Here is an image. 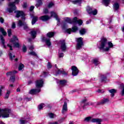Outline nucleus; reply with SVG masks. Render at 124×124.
I'll use <instances>...</instances> for the list:
<instances>
[{"label":"nucleus","mask_w":124,"mask_h":124,"mask_svg":"<svg viewBox=\"0 0 124 124\" xmlns=\"http://www.w3.org/2000/svg\"><path fill=\"white\" fill-rule=\"evenodd\" d=\"M0 23H1L2 24L3 23V22H4V19H3V18H2V17L0 18Z\"/></svg>","instance_id":"52"},{"label":"nucleus","mask_w":124,"mask_h":124,"mask_svg":"<svg viewBox=\"0 0 124 124\" xmlns=\"http://www.w3.org/2000/svg\"><path fill=\"white\" fill-rule=\"evenodd\" d=\"M10 91L7 90V93L5 94V99H7L8 97H9V95L10 94Z\"/></svg>","instance_id":"36"},{"label":"nucleus","mask_w":124,"mask_h":124,"mask_svg":"<svg viewBox=\"0 0 124 124\" xmlns=\"http://www.w3.org/2000/svg\"><path fill=\"white\" fill-rule=\"evenodd\" d=\"M44 81L42 79L38 80L36 81V87L37 88H41L43 86Z\"/></svg>","instance_id":"13"},{"label":"nucleus","mask_w":124,"mask_h":124,"mask_svg":"<svg viewBox=\"0 0 124 124\" xmlns=\"http://www.w3.org/2000/svg\"><path fill=\"white\" fill-rule=\"evenodd\" d=\"M20 1V0H15V2H10L9 3V6L10 8L8 9V11L9 13H12L13 10H16V6H15V3L18 4Z\"/></svg>","instance_id":"4"},{"label":"nucleus","mask_w":124,"mask_h":124,"mask_svg":"<svg viewBox=\"0 0 124 124\" xmlns=\"http://www.w3.org/2000/svg\"><path fill=\"white\" fill-rule=\"evenodd\" d=\"M10 87H11V88H13V84L10 85Z\"/></svg>","instance_id":"62"},{"label":"nucleus","mask_w":124,"mask_h":124,"mask_svg":"<svg viewBox=\"0 0 124 124\" xmlns=\"http://www.w3.org/2000/svg\"><path fill=\"white\" fill-rule=\"evenodd\" d=\"M65 22L67 23H69V24H72V23H77L78 24L79 26H81L83 24V21L81 19L78 20L77 17H75L72 20L70 18L66 17L65 19Z\"/></svg>","instance_id":"3"},{"label":"nucleus","mask_w":124,"mask_h":124,"mask_svg":"<svg viewBox=\"0 0 124 124\" xmlns=\"http://www.w3.org/2000/svg\"><path fill=\"white\" fill-rule=\"evenodd\" d=\"M67 112V103L64 102V105L62 107V113L64 114Z\"/></svg>","instance_id":"16"},{"label":"nucleus","mask_w":124,"mask_h":124,"mask_svg":"<svg viewBox=\"0 0 124 124\" xmlns=\"http://www.w3.org/2000/svg\"><path fill=\"white\" fill-rule=\"evenodd\" d=\"M120 87L122 89V91L121 92V94L122 96H124V84L122 83L120 85Z\"/></svg>","instance_id":"21"},{"label":"nucleus","mask_w":124,"mask_h":124,"mask_svg":"<svg viewBox=\"0 0 124 124\" xmlns=\"http://www.w3.org/2000/svg\"><path fill=\"white\" fill-rule=\"evenodd\" d=\"M24 25L25 22H23L21 20H19L18 23L17 24V26L18 27H22V26H24Z\"/></svg>","instance_id":"30"},{"label":"nucleus","mask_w":124,"mask_h":124,"mask_svg":"<svg viewBox=\"0 0 124 124\" xmlns=\"http://www.w3.org/2000/svg\"><path fill=\"white\" fill-rule=\"evenodd\" d=\"M0 31L2 33V34H3V35H6V34H7V33H6V31H4V29H3V28H0Z\"/></svg>","instance_id":"32"},{"label":"nucleus","mask_w":124,"mask_h":124,"mask_svg":"<svg viewBox=\"0 0 124 124\" xmlns=\"http://www.w3.org/2000/svg\"><path fill=\"white\" fill-rule=\"evenodd\" d=\"M77 50H80L81 48H82V46H83V38L80 37L77 40Z\"/></svg>","instance_id":"7"},{"label":"nucleus","mask_w":124,"mask_h":124,"mask_svg":"<svg viewBox=\"0 0 124 124\" xmlns=\"http://www.w3.org/2000/svg\"><path fill=\"white\" fill-rule=\"evenodd\" d=\"M69 124H73V122H70Z\"/></svg>","instance_id":"64"},{"label":"nucleus","mask_w":124,"mask_h":124,"mask_svg":"<svg viewBox=\"0 0 124 124\" xmlns=\"http://www.w3.org/2000/svg\"><path fill=\"white\" fill-rule=\"evenodd\" d=\"M110 0H103V4L106 6H108V5H109V3H110Z\"/></svg>","instance_id":"27"},{"label":"nucleus","mask_w":124,"mask_h":124,"mask_svg":"<svg viewBox=\"0 0 124 124\" xmlns=\"http://www.w3.org/2000/svg\"><path fill=\"white\" fill-rule=\"evenodd\" d=\"M33 9H34V6H31L30 7V11H32V10H33Z\"/></svg>","instance_id":"53"},{"label":"nucleus","mask_w":124,"mask_h":124,"mask_svg":"<svg viewBox=\"0 0 124 124\" xmlns=\"http://www.w3.org/2000/svg\"><path fill=\"white\" fill-rule=\"evenodd\" d=\"M86 101H87V100H86V99H85L82 100V103H84V102H86Z\"/></svg>","instance_id":"61"},{"label":"nucleus","mask_w":124,"mask_h":124,"mask_svg":"<svg viewBox=\"0 0 124 124\" xmlns=\"http://www.w3.org/2000/svg\"><path fill=\"white\" fill-rule=\"evenodd\" d=\"M60 43L61 44V49L62 51H64L66 50V46L65 45V41L64 40L60 41Z\"/></svg>","instance_id":"11"},{"label":"nucleus","mask_w":124,"mask_h":124,"mask_svg":"<svg viewBox=\"0 0 124 124\" xmlns=\"http://www.w3.org/2000/svg\"><path fill=\"white\" fill-rule=\"evenodd\" d=\"M9 55L10 56L11 60H13V59H15V55H14L12 57V53H9Z\"/></svg>","instance_id":"44"},{"label":"nucleus","mask_w":124,"mask_h":124,"mask_svg":"<svg viewBox=\"0 0 124 124\" xmlns=\"http://www.w3.org/2000/svg\"><path fill=\"white\" fill-rule=\"evenodd\" d=\"M29 55H31V56H34V57L37 56V54H36L34 51L29 52Z\"/></svg>","instance_id":"38"},{"label":"nucleus","mask_w":124,"mask_h":124,"mask_svg":"<svg viewBox=\"0 0 124 124\" xmlns=\"http://www.w3.org/2000/svg\"><path fill=\"white\" fill-rule=\"evenodd\" d=\"M51 15L52 17H54V18H55L58 22H60V18L58 17V15H57V14H56V13L54 12H51Z\"/></svg>","instance_id":"20"},{"label":"nucleus","mask_w":124,"mask_h":124,"mask_svg":"<svg viewBox=\"0 0 124 124\" xmlns=\"http://www.w3.org/2000/svg\"><path fill=\"white\" fill-rule=\"evenodd\" d=\"M48 116L49 117H50L51 118L53 119V118H54L55 117L56 115H55V114L50 113L48 114Z\"/></svg>","instance_id":"41"},{"label":"nucleus","mask_w":124,"mask_h":124,"mask_svg":"<svg viewBox=\"0 0 124 124\" xmlns=\"http://www.w3.org/2000/svg\"><path fill=\"white\" fill-rule=\"evenodd\" d=\"M7 46L10 47V50H11V51L13 50V49H12V46H11V45L8 44Z\"/></svg>","instance_id":"50"},{"label":"nucleus","mask_w":124,"mask_h":124,"mask_svg":"<svg viewBox=\"0 0 124 124\" xmlns=\"http://www.w3.org/2000/svg\"><path fill=\"white\" fill-rule=\"evenodd\" d=\"M120 7V5L118 3H115L113 5L114 10H118Z\"/></svg>","instance_id":"25"},{"label":"nucleus","mask_w":124,"mask_h":124,"mask_svg":"<svg viewBox=\"0 0 124 124\" xmlns=\"http://www.w3.org/2000/svg\"><path fill=\"white\" fill-rule=\"evenodd\" d=\"M87 32V31L85 29H82L79 31V33L81 35H83V34H85Z\"/></svg>","instance_id":"28"},{"label":"nucleus","mask_w":124,"mask_h":124,"mask_svg":"<svg viewBox=\"0 0 124 124\" xmlns=\"http://www.w3.org/2000/svg\"><path fill=\"white\" fill-rule=\"evenodd\" d=\"M72 75L73 76H76L79 73V70L77 68V67L75 66H72Z\"/></svg>","instance_id":"8"},{"label":"nucleus","mask_w":124,"mask_h":124,"mask_svg":"<svg viewBox=\"0 0 124 124\" xmlns=\"http://www.w3.org/2000/svg\"><path fill=\"white\" fill-rule=\"evenodd\" d=\"M52 68V65L51 64V63L50 62H48L47 64V68L50 69Z\"/></svg>","instance_id":"48"},{"label":"nucleus","mask_w":124,"mask_h":124,"mask_svg":"<svg viewBox=\"0 0 124 124\" xmlns=\"http://www.w3.org/2000/svg\"><path fill=\"white\" fill-rule=\"evenodd\" d=\"M107 43V39L104 38H102V40H101V44L100 45V47H99V49H102V50H103L104 51H106V52H107L109 51V50H110V48H113V45L111 42H108V47L104 48Z\"/></svg>","instance_id":"1"},{"label":"nucleus","mask_w":124,"mask_h":124,"mask_svg":"<svg viewBox=\"0 0 124 124\" xmlns=\"http://www.w3.org/2000/svg\"><path fill=\"white\" fill-rule=\"evenodd\" d=\"M40 19L42 21H48L50 19V17L48 16H43L40 17Z\"/></svg>","instance_id":"19"},{"label":"nucleus","mask_w":124,"mask_h":124,"mask_svg":"<svg viewBox=\"0 0 124 124\" xmlns=\"http://www.w3.org/2000/svg\"><path fill=\"white\" fill-rule=\"evenodd\" d=\"M16 28V24H15V22H13L12 25V29H15Z\"/></svg>","instance_id":"49"},{"label":"nucleus","mask_w":124,"mask_h":124,"mask_svg":"<svg viewBox=\"0 0 124 124\" xmlns=\"http://www.w3.org/2000/svg\"><path fill=\"white\" fill-rule=\"evenodd\" d=\"M49 124H58V123L57 122H50V123H49Z\"/></svg>","instance_id":"56"},{"label":"nucleus","mask_w":124,"mask_h":124,"mask_svg":"<svg viewBox=\"0 0 124 124\" xmlns=\"http://www.w3.org/2000/svg\"><path fill=\"white\" fill-rule=\"evenodd\" d=\"M40 88L38 89H31L29 93L30 94H36L38 93H40Z\"/></svg>","instance_id":"14"},{"label":"nucleus","mask_w":124,"mask_h":124,"mask_svg":"<svg viewBox=\"0 0 124 124\" xmlns=\"http://www.w3.org/2000/svg\"><path fill=\"white\" fill-rule=\"evenodd\" d=\"M31 36H32V38H35L36 37V31H32L31 32Z\"/></svg>","instance_id":"24"},{"label":"nucleus","mask_w":124,"mask_h":124,"mask_svg":"<svg viewBox=\"0 0 124 124\" xmlns=\"http://www.w3.org/2000/svg\"><path fill=\"white\" fill-rule=\"evenodd\" d=\"M43 40H44V41H45L46 44L47 46H51V40H50V38H47L45 37H44L43 38Z\"/></svg>","instance_id":"15"},{"label":"nucleus","mask_w":124,"mask_h":124,"mask_svg":"<svg viewBox=\"0 0 124 124\" xmlns=\"http://www.w3.org/2000/svg\"><path fill=\"white\" fill-rule=\"evenodd\" d=\"M16 92H17V93H19V92H21V90H20L19 88H17V89H16Z\"/></svg>","instance_id":"59"},{"label":"nucleus","mask_w":124,"mask_h":124,"mask_svg":"<svg viewBox=\"0 0 124 124\" xmlns=\"http://www.w3.org/2000/svg\"><path fill=\"white\" fill-rule=\"evenodd\" d=\"M37 2L36 4V7H39V6H40V5H42V1L41 0H37Z\"/></svg>","instance_id":"33"},{"label":"nucleus","mask_w":124,"mask_h":124,"mask_svg":"<svg viewBox=\"0 0 124 124\" xmlns=\"http://www.w3.org/2000/svg\"><path fill=\"white\" fill-rule=\"evenodd\" d=\"M107 102H109V100L108 99H105L101 101V104H105V103H107Z\"/></svg>","instance_id":"35"},{"label":"nucleus","mask_w":124,"mask_h":124,"mask_svg":"<svg viewBox=\"0 0 124 124\" xmlns=\"http://www.w3.org/2000/svg\"><path fill=\"white\" fill-rule=\"evenodd\" d=\"M97 92L98 93H101V91L100 90H98Z\"/></svg>","instance_id":"63"},{"label":"nucleus","mask_w":124,"mask_h":124,"mask_svg":"<svg viewBox=\"0 0 124 124\" xmlns=\"http://www.w3.org/2000/svg\"><path fill=\"white\" fill-rule=\"evenodd\" d=\"M17 73V71H14L13 72H8L6 74L7 76H11L10 78V82L14 83L15 82V74Z\"/></svg>","instance_id":"6"},{"label":"nucleus","mask_w":124,"mask_h":124,"mask_svg":"<svg viewBox=\"0 0 124 124\" xmlns=\"http://www.w3.org/2000/svg\"><path fill=\"white\" fill-rule=\"evenodd\" d=\"M87 11L89 14H93V15H96L97 14V10L94 9L93 11V9L90 7H87Z\"/></svg>","instance_id":"9"},{"label":"nucleus","mask_w":124,"mask_h":124,"mask_svg":"<svg viewBox=\"0 0 124 124\" xmlns=\"http://www.w3.org/2000/svg\"><path fill=\"white\" fill-rule=\"evenodd\" d=\"M57 74H63V75H66L67 73L64 71H62L61 69H59L57 72Z\"/></svg>","instance_id":"26"},{"label":"nucleus","mask_w":124,"mask_h":124,"mask_svg":"<svg viewBox=\"0 0 124 124\" xmlns=\"http://www.w3.org/2000/svg\"><path fill=\"white\" fill-rule=\"evenodd\" d=\"M91 117H86L84 121L86 122H90L91 120Z\"/></svg>","instance_id":"47"},{"label":"nucleus","mask_w":124,"mask_h":124,"mask_svg":"<svg viewBox=\"0 0 124 124\" xmlns=\"http://www.w3.org/2000/svg\"><path fill=\"white\" fill-rule=\"evenodd\" d=\"M60 83L61 86H65L66 85V80H60Z\"/></svg>","instance_id":"31"},{"label":"nucleus","mask_w":124,"mask_h":124,"mask_svg":"<svg viewBox=\"0 0 124 124\" xmlns=\"http://www.w3.org/2000/svg\"><path fill=\"white\" fill-rule=\"evenodd\" d=\"M63 57V53H59V58H62Z\"/></svg>","instance_id":"54"},{"label":"nucleus","mask_w":124,"mask_h":124,"mask_svg":"<svg viewBox=\"0 0 124 124\" xmlns=\"http://www.w3.org/2000/svg\"><path fill=\"white\" fill-rule=\"evenodd\" d=\"M93 63H94L95 65H98V64H99L100 62H99V61H98V59H94Z\"/></svg>","instance_id":"37"},{"label":"nucleus","mask_w":124,"mask_h":124,"mask_svg":"<svg viewBox=\"0 0 124 124\" xmlns=\"http://www.w3.org/2000/svg\"><path fill=\"white\" fill-rule=\"evenodd\" d=\"M38 20V17L37 16H33L31 21L32 25H34V24L36 23Z\"/></svg>","instance_id":"23"},{"label":"nucleus","mask_w":124,"mask_h":124,"mask_svg":"<svg viewBox=\"0 0 124 124\" xmlns=\"http://www.w3.org/2000/svg\"><path fill=\"white\" fill-rule=\"evenodd\" d=\"M26 123V121L25 120H20V124H25Z\"/></svg>","instance_id":"51"},{"label":"nucleus","mask_w":124,"mask_h":124,"mask_svg":"<svg viewBox=\"0 0 124 124\" xmlns=\"http://www.w3.org/2000/svg\"><path fill=\"white\" fill-rule=\"evenodd\" d=\"M18 41H19V40L18 39V38H17V37L16 36H14L13 38L10 40V43H12V44L14 45L15 47L19 48V47H20V45H19Z\"/></svg>","instance_id":"5"},{"label":"nucleus","mask_w":124,"mask_h":124,"mask_svg":"<svg viewBox=\"0 0 124 124\" xmlns=\"http://www.w3.org/2000/svg\"><path fill=\"white\" fill-rule=\"evenodd\" d=\"M54 35H55V32H48L46 34V36L47 37H49V38H51L53 37L54 36Z\"/></svg>","instance_id":"22"},{"label":"nucleus","mask_w":124,"mask_h":124,"mask_svg":"<svg viewBox=\"0 0 124 124\" xmlns=\"http://www.w3.org/2000/svg\"><path fill=\"white\" fill-rule=\"evenodd\" d=\"M24 30H27V29H28V26H24Z\"/></svg>","instance_id":"60"},{"label":"nucleus","mask_w":124,"mask_h":124,"mask_svg":"<svg viewBox=\"0 0 124 124\" xmlns=\"http://www.w3.org/2000/svg\"><path fill=\"white\" fill-rule=\"evenodd\" d=\"M44 107H45V104L42 103L40 104L39 106H38V109L39 110H41Z\"/></svg>","instance_id":"34"},{"label":"nucleus","mask_w":124,"mask_h":124,"mask_svg":"<svg viewBox=\"0 0 124 124\" xmlns=\"http://www.w3.org/2000/svg\"><path fill=\"white\" fill-rule=\"evenodd\" d=\"M109 93H110V96L111 97H113L115 95V93H117V90L112 89L111 90H108Z\"/></svg>","instance_id":"18"},{"label":"nucleus","mask_w":124,"mask_h":124,"mask_svg":"<svg viewBox=\"0 0 124 124\" xmlns=\"http://www.w3.org/2000/svg\"><path fill=\"white\" fill-rule=\"evenodd\" d=\"M16 17V18H19V17H21V18L22 19V20H25V14H24V12H23V11H17Z\"/></svg>","instance_id":"10"},{"label":"nucleus","mask_w":124,"mask_h":124,"mask_svg":"<svg viewBox=\"0 0 124 124\" xmlns=\"http://www.w3.org/2000/svg\"><path fill=\"white\" fill-rule=\"evenodd\" d=\"M22 51L24 53L27 52V47H26L25 46H23V48H22Z\"/></svg>","instance_id":"45"},{"label":"nucleus","mask_w":124,"mask_h":124,"mask_svg":"<svg viewBox=\"0 0 124 124\" xmlns=\"http://www.w3.org/2000/svg\"><path fill=\"white\" fill-rule=\"evenodd\" d=\"M11 113V110L8 108L0 109V118H8L9 114Z\"/></svg>","instance_id":"2"},{"label":"nucleus","mask_w":124,"mask_h":124,"mask_svg":"<svg viewBox=\"0 0 124 124\" xmlns=\"http://www.w3.org/2000/svg\"><path fill=\"white\" fill-rule=\"evenodd\" d=\"M23 8H26L27 7V3H24L23 5Z\"/></svg>","instance_id":"57"},{"label":"nucleus","mask_w":124,"mask_h":124,"mask_svg":"<svg viewBox=\"0 0 124 124\" xmlns=\"http://www.w3.org/2000/svg\"><path fill=\"white\" fill-rule=\"evenodd\" d=\"M77 31H78V27L76 26H74L73 28L71 29H68L66 30V32L67 33H68L69 34H70L71 33V32H75Z\"/></svg>","instance_id":"12"},{"label":"nucleus","mask_w":124,"mask_h":124,"mask_svg":"<svg viewBox=\"0 0 124 124\" xmlns=\"http://www.w3.org/2000/svg\"><path fill=\"white\" fill-rule=\"evenodd\" d=\"M11 34H12V30H11V29H9L8 30V36H11Z\"/></svg>","instance_id":"42"},{"label":"nucleus","mask_w":124,"mask_h":124,"mask_svg":"<svg viewBox=\"0 0 124 124\" xmlns=\"http://www.w3.org/2000/svg\"><path fill=\"white\" fill-rule=\"evenodd\" d=\"M72 2L74 3V4H77V3L81 4V3H82V0H76L73 1Z\"/></svg>","instance_id":"29"},{"label":"nucleus","mask_w":124,"mask_h":124,"mask_svg":"<svg viewBox=\"0 0 124 124\" xmlns=\"http://www.w3.org/2000/svg\"><path fill=\"white\" fill-rule=\"evenodd\" d=\"M44 11L45 13H48V9H45Z\"/></svg>","instance_id":"58"},{"label":"nucleus","mask_w":124,"mask_h":124,"mask_svg":"<svg viewBox=\"0 0 124 124\" xmlns=\"http://www.w3.org/2000/svg\"><path fill=\"white\" fill-rule=\"evenodd\" d=\"M24 68V64H19V67H18V70H22Z\"/></svg>","instance_id":"40"},{"label":"nucleus","mask_w":124,"mask_h":124,"mask_svg":"<svg viewBox=\"0 0 124 124\" xmlns=\"http://www.w3.org/2000/svg\"><path fill=\"white\" fill-rule=\"evenodd\" d=\"M30 50H33L34 49V47H33L32 46H31L29 47Z\"/></svg>","instance_id":"55"},{"label":"nucleus","mask_w":124,"mask_h":124,"mask_svg":"<svg viewBox=\"0 0 124 124\" xmlns=\"http://www.w3.org/2000/svg\"><path fill=\"white\" fill-rule=\"evenodd\" d=\"M0 41L1 42L2 46L3 47V48H5V49H6V46H5V41L3 38V36H2V35H0Z\"/></svg>","instance_id":"17"},{"label":"nucleus","mask_w":124,"mask_h":124,"mask_svg":"<svg viewBox=\"0 0 124 124\" xmlns=\"http://www.w3.org/2000/svg\"><path fill=\"white\" fill-rule=\"evenodd\" d=\"M102 82H105L107 80L106 76L103 75L102 77Z\"/></svg>","instance_id":"39"},{"label":"nucleus","mask_w":124,"mask_h":124,"mask_svg":"<svg viewBox=\"0 0 124 124\" xmlns=\"http://www.w3.org/2000/svg\"><path fill=\"white\" fill-rule=\"evenodd\" d=\"M4 87L1 86V89H0V96H1V95H2V91L1 90H2V89H4Z\"/></svg>","instance_id":"46"},{"label":"nucleus","mask_w":124,"mask_h":124,"mask_svg":"<svg viewBox=\"0 0 124 124\" xmlns=\"http://www.w3.org/2000/svg\"><path fill=\"white\" fill-rule=\"evenodd\" d=\"M54 5V3L53 2H50L48 5V8H51V7H52V6H53Z\"/></svg>","instance_id":"43"}]
</instances>
